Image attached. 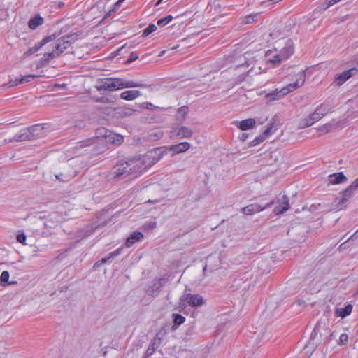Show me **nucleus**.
Returning a JSON list of instances; mask_svg holds the SVG:
<instances>
[{
  "label": "nucleus",
  "mask_w": 358,
  "mask_h": 358,
  "mask_svg": "<svg viewBox=\"0 0 358 358\" xmlns=\"http://www.w3.org/2000/svg\"><path fill=\"white\" fill-rule=\"evenodd\" d=\"M357 72V69L356 68H351L343 71L341 73L336 74L335 76L334 83L336 85L341 86L349 78L355 76Z\"/></svg>",
  "instance_id": "1a4fd4ad"
},
{
  "label": "nucleus",
  "mask_w": 358,
  "mask_h": 358,
  "mask_svg": "<svg viewBox=\"0 0 358 358\" xmlns=\"http://www.w3.org/2000/svg\"><path fill=\"white\" fill-rule=\"evenodd\" d=\"M164 0H159L157 3V5L159 4L161 2H162Z\"/></svg>",
  "instance_id": "13d9d810"
},
{
  "label": "nucleus",
  "mask_w": 358,
  "mask_h": 358,
  "mask_svg": "<svg viewBox=\"0 0 358 358\" xmlns=\"http://www.w3.org/2000/svg\"><path fill=\"white\" fill-rule=\"evenodd\" d=\"M280 53L282 54L284 59H287L294 53V48L291 45L285 47Z\"/></svg>",
  "instance_id": "c756f323"
},
{
  "label": "nucleus",
  "mask_w": 358,
  "mask_h": 358,
  "mask_svg": "<svg viewBox=\"0 0 358 358\" xmlns=\"http://www.w3.org/2000/svg\"><path fill=\"white\" fill-rule=\"evenodd\" d=\"M335 108V104L331 100H327L316 108L320 115L323 117L327 113L331 112Z\"/></svg>",
  "instance_id": "ddd939ff"
},
{
  "label": "nucleus",
  "mask_w": 358,
  "mask_h": 358,
  "mask_svg": "<svg viewBox=\"0 0 358 358\" xmlns=\"http://www.w3.org/2000/svg\"><path fill=\"white\" fill-rule=\"evenodd\" d=\"M265 136L261 134L260 136L256 137L252 142L251 145L252 146H256L258 144L262 143L264 141H265Z\"/></svg>",
  "instance_id": "c9c22d12"
},
{
  "label": "nucleus",
  "mask_w": 358,
  "mask_h": 358,
  "mask_svg": "<svg viewBox=\"0 0 358 358\" xmlns=\"http://www.w3.org/2000/svg\"><path fill=\"white\" fill-rule=\"evenodd\" d=\"M273 124H270L262 133V135L266 138L272 132Z\"/></svg>",
  "instance_id": "37998d69"
},
{
  "label": "nucleus",
  "mask_w": 358,
  "mask_h": 358,
  "mask_svg": "<svg viewBox=\"0 0 358 358\" xmlns=\"http://www.w3.org/2000/svg\"><path fill=\"white\" fill-rule=\"evenodd\" d=\"M157 29V27L154 24H150L142 33L143 37H146Z\"/></svg>",
  "instance_id": "7c9ffc66"
},
{
  "label": "nucleus",
  "mask_w": 358,
  "mask_h": 358,
  "mask_svg": "<svg viewBox=\"0 0 358 358\" xmlns=\"http://www.w3.org/2000/svg\"><path fill=\"white\" fill-rule=\"evenodd\" d=\"M137 58H138L137 54L132 52L131 54V55L129 56V57L128 58V62H132L135 61L136 59H137Z\"/></svg>",
  "instance_id": "de8ad7c7"
},
{
  "label": "nucleus",
  "mask_w": 358,
  "mask_h": 358,
  "mask_svg": "<svg viewBox=\"0 0 358 358\" xmlns=\"http://www.w3.org/2000/svg\"><path fill=\"white\" fill-rule=\"evenodd\" d=\"M174 319H173V324L172 326V329L173 330L176 329L178 327L185 321V318L182 315H173Z\"/></svg>",
  "instance_id": "c85d7f7f"
},
{
  "label": "nucleus",
  "mask_w": 358,
  "mask_h": 358,
  "mask_svg": "<svg viewBox=\"0 0 358 358\" xmlns=\"http://www.w3.org/2000/svg\"><path fill=\"white\" fill-rule=\"evenodd\" d=\"M357 294H358V289H357Z\"/></svg>",
  "instance_id": "0e129e2a"
},
{
  "label": "nucleus",
  "mask_w": 358,
  "mask_h": 358,
  "mask_svg": "<svg viewBox=\"0 0 358 358\" xmlns=\"http://www.w3.org/2000/svg\"><path fill=\"white\" fill-rule=\"evenodd\" d=\"M163 134L164 133L161 130L155 131L150 133L149 138L152 141H157L163 136Z\"/></svg>",
  "instance_id": "473e14b6"
},
{
  "label": "nucleus",
  "mask_w": 358,
  "mask_h": 358,
  "mask_svg": "<svg viewBox=\"0 0 358 358\" xmlns=\"http://www.w3.org/2000/svg\"><path fill=\"white\" fill-rule=\"evenodd\" d=\"M164 280L163 278L155 279L152 284L147 288L148 294L155 296L157 295L159 289L163 286Z\"/></svg>",
  "instance_id": "f8f14e48"
},
{
  "label": "nucleus",
  "mask_w": 358,
  "mask_h": 358,
  "mask_svg": "<svg viewBox=\"0 0 358 358\" xmlns=\"http://www.w3.org/2000/svg\"><path fill=\"white\" fill-rule=\"evenodd\" d=\"M329 334L330 330L326 327L325 322L319 321L315 325L313 332L311 333L310 338L315 339L319 334L320 337H324L322 341L327 342L328 341L327 337Z\"/></svg>",
  "instance_id": "6e6552de"
},
{
  "label": "nucleus",
  "mask_w": 358,
  "mask_h": 358,
  "mask_svg": "<svg viewBox=\"0 0 358 358\" xmlns=\"http://www.w3.org/2000/svg\"><path fill=\"white\" fill-rule=\"evenodd\" d=\"M289 198L284 195L282 199V202L275 207L273 209V213L276 215L283 214L289 209Z\"/></svg>",
  "instance_id": "dca6fc26"
},
{
  "label": "nucleus",
  "mask_w": 358,
  "mask_h": 358,
  "mask_svg": "<svg viewBox=\"0 0 358 358\" xmlns=\"http://www.w3.org/2000/svg\"><path fill=\"white\" fill-rule=\"evenodd\" d=\"M357 233H358V230H357L356 232H355V233H354V234H352V236H351L348 239V241H349V240H350V239H352L355 236H357Z\"/></svg>",
  "instance_id": "864d4df0"
},
{
  "label": "nucleus",
  "mask_w": 358,
  "mask_h": 358,
  "mask_svg": "<svg viewBox=\"0 0 358 358\" xmlns=\"http://www.w3.org/2000/svg\"><path fill=\"white\" fill-rule=\"evenodd\" d=\"M173 20V17L171 15H166L164 17L159 19L157 22V25L162 27L169 23Z\"/></svg>",
  "instance_id": "2f4dec72"
},
{
  "label": "nucleus",
  "mask_w": 358,
  "mask_h": 358,
  "mask_svg": "<svg viewBox=\"0 0 358 358\" xmlns=\"http://www.w3.org/2000/svg\"><path fill=\"white\" fill-rule=\"evenodd\" d=\"M320 113L315 108V111L304 119V127H310L322 118Z\"/></svg>",
  "instance_id": "4be33fe9"
},
{
  "label": "nucleus",
  "mask_w": 358,
  "mask_h": 358,
  "mask_svg": "<svg viewBox=\"0 0 358 358\" xmlns=\"http://www.w3.org/2000/svg\"><path fill=\"white\" fill-rule=\"evenodd\" d=\"M176 135L179 138H188L192 136V131L189 128L182 126L176 129Z\"/></svg>",
  "instance_id": "393cba45"
},
{
  "label": "nucleus",
  "mask_w": 358,
  "mask_h": 358,
  "mask_svg": "<svg viewBox=\"0 0 358 358\" xmlns=\"http://www.w3.org/2000/svg\"><path fill=\"white\" fill-rule=\"evenodd\" d=\"M141 95H142V93L141 91L136 90H127V91H124V92H122L120 94V98L122 99L127 100V101H132Z\"/></svg>",
  "instance_id": "f3484780"
},
{
  "label": "nucleus",
  "mask_w": 358,
  "mask_h": 358,
  "mask_svg": "<svg viewBox=\"0 0 358 358\" xmlns=\"http://www.w3.org/2000/svg\"><path fill=\"white\" fill-rule=\"evenodd\" d=\"M256 124V121L254 118L245 119L236 123V127L242 130L246 131L253 128Z\"/></svg>",
  "instance_id": "2eb2a0df"
},
{
  "label": "nucleus",
  "mask_w": 358,
  "mask_h": 358,
  "mask_svg": "<svg viewBox=\"0 0 358 358\" xmlns=\"http://www.w3.org/2000/svg\"><path fill=\"white\" fill-rule=\"evenodd\" d=\"M334 126L331 124L327 123L324 124L320 128V131L324 134L331 131Z\"/></svg>",
  "instance_id": "f704fd0d"
},
{
  "label": "nucleus",
  "mask_w": 358,
  "mask_h": 358,
  "mask_svg": "<svg viewBox=\"0 0 358 358\" xmlns=\"http://www.w3.org/2000/svg\"><path fill=\"white\" fill-rule=\"evenodd\" d=\"M348 341V336L347 334H342L338 340V344L341 345H345Z\"/></svg>",
  "instance_id": "79ce46f5"
},
{
  "label": "nucleus",
  "mask_w": 358,
  "mask_h": 358,
  "mask_svg": "<svg viewBox=\"0 0 358 358\" xmlns=\"http://www.w3.org/2000/svg\"><path fill=\"white\" fill-rule=\"evenodd\" d=\"M320 113L315 108V111L304 119V127H310L322 118Z\"/></svg>",
  "instance_id": "412c9836"
},
{
  "label": "nucleus",
  "mask_w": 358,
  "mask_h": 358,
  "mask_svg": "<svg viewBox=\"0 0 358 358\" xmlns=\"http://www.w3.org/2000/svg\"><path fill=\"white\" fill-rule=\"evenodd\" d=\"M295 77L296 80L294 83L288 84L280 90L275 89V90L268 93L266 95L267 101H273L278 100L304 85L306 80V74L304 71L298 72L295 75Z\"/></svg>",
  "instance_id": "20e7f679"
},
{
  "label": "nucleus",
  "mask_w": 358,
  "mask_h": 358,
  "mask_svg": "<svg viewBox=\"0 0 358 358\" xmlns=\"http://www.w3.org/2000/svg\"><path fill=\"white\" fill-rule=\"evenodd\" d=\"M285 59H284L283 56L282 55V54L279 53V54H276L275 55L272 59H270V62L273 64H278L279 63L280 61L282 60H285Z\"/></svg>",
  "instance_id": "e433bc0d"
},
{
  "label": "nucleus",
  "mask_w": 358,
  "mask_h": 358,
  "mask_svg": "<svg viewBox=\"0 0 358 358\" xmlns=\"http://www.w3.org/2000/svg\"><path fill=\"white\" fill-rule=\"evenodd\" d=\"M131 87H144L149 90H152V87L150 85H146L139 82H135L133 80H126L119 78H106L103 79L96 88L99 91L101 90H109L114 91L122 88H131Z\"/></svg>",
  "instance_id": "7ed1b4c3"
},
{
  "label": "nucleus",
  "mask_w": 358,
  "mask_h": 358,
  "mask_svg": "<svg viewBox=\"0 0 358 358\" xmlns=\"http://www.w3.org/2000/svg\"><path fill=\"white\" fill-rule=\"evenodd\" d=\"M36 52V51L34 50V48L33 47H31L27 51H26L24 52V55L26 57H29V56L34 55Z\"/></svg>",
  "instance_id": "49530a36"
},
{
  "label": "nucleus",
  "mask_w": 358,
  "mask_h": 358,
  "mask_svg": "<svg viewBox=\"0 0 358 358\" xmlns=\"http://www.w3.org/2000/svg\"><path fill=\"white\" fill-rule=\"evenodd\" d=\"M259 13H251L243 17L242 23L245 24H251L257 20Z\"/></svg>",
  "instance_id": "cd10ccee"
},
{
  "label": "nucleus",
  "mask_w": 358,
  "mask_h": 358,
  "mask_svg": "<svg viewBox=\"0 0 358 358\" xmlns=\"http://www.w3.org/2000/svg\"><path fill=\"white\" fill-rule=\"evenodd\" d=\"M320 113L315 108V111L304 119V127H310L322 118Z\"/></svg>",
  "instance_id": "aec40b11"
},
{
  "label": "nucleus",
  "mask_w": 358,
  "mask_h": 358,
  "mask_svg": "<svg viewBox=\"0 0 358 358\" xmlns=\"http://www.w3.org/2000/svg\"><path fill=\"white\" fill-rule=\"evenodd\" d=\"M36 77H37V76L29 74L22 76L20 78H15V80H11L9 81L8 86L13 87L24 83H28Z\"/></svg>",
  "instance_id": "b1692460"
},
{
  "label": "nucleus",
  "mask_w": 358,
  "mask_h": 358,
  "mask_svg": "<svg viewBox=\"0 0 358 358\" xmlns=\"http://www.w3.org/2000/svg\"><path fill=\"white\" fill-rule=\"evenodd\" d=\"M58 37V34H53L49 36H45L40 42L35 44L33 48L37 52L45 44L55 41Z\"/></svg>",
  "instance_id": "5701e85b"
},
{
  "label": "nucleus",
  "mask_w": 358,
  "mask_h": 358,
  "mask_svg": "<svg viewBox=\"0 0 358 358\" xmlns=\"http://www.w3.org/2000/svg\"><path fill=\"white\" fill-rule=\"evenodd\" d=\"M55 177H56V178H57V179H58V180H62V179L60 178L59 175H56V176H55Z\"/></svg>",
  "instance_id": "4d7b16f0"
},
{
  "label": "nucleus",
  "mask_w": 358,
  "mask_h": 358,
  "mask_svg": "<svg viewBox=\"0 0 358 358\" xmlns=\"http://www.w3.org/2000/svg\"><path fill=\"white\" fill-rule=\"evenodd\" d=\"M16 239L17 242L26 245L27 236L24 232L20 233L17 235Z\"/></svg>",
  "instance_id": "a19ab883"
},
{
  "label": "nucleus",
  "mask_w": 358,
  "mask_h": 358,
  "mask_svg": "<svg viewBox=\"0 0 358 358\" xmlns=\"http://www.w3.org/2000/svg\"><path fill=\"white\" fill-rule=\"evenodd\" d=\"M166 152L164 148H156L138 157L120 161L113 169V178L115 179L137 178L159 162Z\"/></svg>",
  "instance_id": "f257e3e1"
},
{
  "label": "nucleus",
  "mask_w": 358,
  "mask_h": 358,
  "mask_svg": "<svg viewBox=\"0 0 358 358\" xmlns=\"http://www.w3.org/2000/svg\"><path fill=\"white\" fill-rule=\"evenodd\" d=\"M352 310V306L351 304H348L342 310H336L335 313H351Z\"/></svg>",
  "instance_id": "4c0bfd02"
},
{
  "label": "nucleus",
  "mask_w": 358,
  "mask_h": 358,
  "mask_svg": "<svg viewBox=\"0 0 358 358\" xmlns=\"http://www.w3.org/2000/svg\"><path fill=\"white\" fill-rule=\"evenodd\" d=\"M124 0H118V1L117 2V4H120L121 3H122Z\"/></svg>",
  "instance_id": "6e6d98bb"
},
{
  "label": "nucleus",
  "mask_w": 358,
  "mask_h": 358,
  "mask_svg": "<svg viewBox=\"0 0 358 358\" xmlns=\"http://www.w3.org/2000/svg\"><path fill=\"white\" fill-rule=\"evenodd\" d=\"M143 234L140 231H134L126 240L125 245L127 248L132 246L136 242L141 241Z\"/></svg>",
  "instance_id": "6ab92c4d"
},
{
  "label": "nucleus",
  "mask_w": 358,
  "mask_h": 358,
  "mask_svg": "<svg viewBox=\"0 0 358 358\" xmlns=\"http://www.w3.org/2000/svg\"><path fill=\"white\" fill-rule=\"evenodd\" d=\"M97 132L104 136H107V130L104 127H101L97 129Z\"/></svg>",
  "instance_id": "09e8293b"
},
{
  "label": "nucleus",
  "mask_w": 358,
  "mask_h": 358,
  "mask_svg": "<svg viewBox=\"0 0 358 358\" xmlns=\"http://www.w3.org/2000/svg\"><path fill=\"white\" fill-rule=\"evenodd\" d=\"M164 53V51H162V52H160V54H159V56H162Z\"/></svg>",
  "instance_id": "bf43d9fd"
},
{
  "label": "nucleus",
  "mask_w": 358,
  "mask_h": 358,
  "mask_svg": "<svg viewBox=\"0 0 358 358\" xmlns=\"http://www.w3.org/2000/svg\"><path fill=\"white\" fill-rule=\"evenodd\" d=\"M141 107L142 108H146V109H152L153 108H155L151 103H149V102L142 103L141 105Z\"/></svg>",
  "instance_id": "a18cd8bd"
},
{
  "label": "nucleus",
  "mask_w": 358,
  "mask_h": 358,
  "mask_svg": "<svg viewBox=\"0 0 358 358\" xmlns=\"http://www.w3.org/2000/svg\"><path fill=\"white\" fill-rule=\"evenodd\" d=\"M341 0H327L326 4H327V7H329V6H331L334 4L338 3Z\"/></svg>",
  "instance_id": "8fccbe9b"
},
{
  "label": "nucleus",
  "mask_w": 358,
  "mask_h": 358,
  "mask_svg": "<svg viewBox=\"0 0 358 358\" xmlns=\"http://www.w3.org/2000/svg\"><path fill=\"white\" fill-rule=\"evenodd\" d=\"M351 185L357 190L358 189V177L352 182Z\"/></svg>",
  "instance_id": "603ef678"
},
{
  "label": "nucleus",
  "mask_w": 358,
  "mask_h": 358,
  "mask_svg": "<svg viewBox=\"0 0 358 358\" xmlns=\"http://www.w3.org/2000/svg\"><path fill=\"white\" fill-rule=\"evenodd\" d=\"M93 143H94V140L92 138H89V139H87V140L80 142L78 147L84 148V147L90 146V145H92Z\"/></svg>",
  "instance_id": "ea45409f"
},
{
  "label": "nucleus",
  "mask_w": 358,
  "mask_h": 358,
  "mask_svg": "<svg viewBox=\"0 0 358 358\" xmlns=\"http://www.w3.org/2000/svg\"><path fill=\"white\" fill-rule=\"evenodd\" d=\"M44 22V19L40 15H36L31 17L28 22V26L29 29L34 30L38 26L43 24Z\"/></svg>",
  "instance_id": "a878e982"
},
{
  "label": "nucleus",
  "mask_w": 358,
  "mask_h": 358,
  "mask_svg": "<svg viewBox=\"0 0 358 358\" xmlns=\"http://www.w3.org/2000/svg\"><path fill=\"white\" fill-rule=\"evenodd\" d=\"M190 144L188 142H182L177 145H173L168 148V150L172 151L173 154H178L189 150Z\"/></svg>",
  "instance_id": "a211bd4d"
},
{
  "label": "nucleus",
  "mask_w": 358,
  "mask_h": 358,
  "mask_svg": "<svg viewBox=\"0 0 358 358\" xmlns=\"http://www.w3.org/2000/svg\"><path fill=\"white\" fill-rule=\"evenodd\" d=\"M339 315L341 316L342 317H345L347 315L343 314V315Z\"/></svg>",
  "instance_id": "052dcab7"
},
{
  "label": "nucleus",
  "mask_w": 358,
  "mask_h": 358,
  "mask_svg": "<svg viewBox=\"0 0 358 358\" xmlns=\"http://www.w3.org/2000/svg\"><path fill=\"white\" fill-rule=\"evenodd\" d=\"M356 189L350 185L343 192H341V197L336 198L335 200L337 210H341L345 208L348 200L353 196Z\"/></svg>",
  "instance_id": "423d86ee"
},
{
  "label": "nucleus",
  "mask_w": 358,
  "mask_h": 358,
  "mask_svg": "<svg viewBox=\"0 0 358 358\" xmlns=\"http://www.w3.org/2000/svg\"><path fill=\"white\" fill-rule=\"evenodd\" d=\"M78 34L73 33L60 37L51 43L39 60L41 66H45L51 60L59 57L73 42L77 40Z\"/></svg>",
  "instance_id": "f03ea898"
},
{
  "label": "nucleus",
  "mask_w": 358,
  "mask_h": 358,
  "mask_svg": "<svg viewBox=\"0 0 358 358\" xmlns=\"http://www.w3.org/2000/svg\"><path fill=\"white\" fill-rule=\"evenodd\" d=\"M155 226H156V223L155 222H152V223H150V227L155 228Z\"/></svg>",
  "instance_id": "5fc2aeb1"
},
{
  "label": "nucleus",
  "mask_w": 358,
  "mask_h": 358,
  "mask_svg": "<svg viewBox=\"0 0 358 358\" xmlns=\"http://www.w3.org/2000/svg\"><path fill=\"white\" fill-rule=\"evenodd\" d=\"M160 334L161 333L158 332L155 335L153 341L149 345V347L147 350V354L152 355L153 352L155 350V345L157 347L160 345L161 341L162 340V336H161Z\"/></svg>",
  "instance_id": "bb28decb"
},
{
  "label": "nucleus",
  "mask_w": 358,
  "mask_h": 358,
  "mask_svg": "<svg viewBox=\"0 0 358 358\" xmlns=\"http://www.w3.org/2000/svg\"><path fill=\"white\" fill-rule=\"evenodd\" d=\"M9 277H10V275H9L8 271H3L1 273V276H0L1 282L2 284L5 283V282H7L8 281Z\"/></svg>",
  "instance_id": "58836bf2"
},
{
  "label": "nucleus",
  "mask_w": 358,
  "mask_h": 358,
  "mask_svg": "<svg viewBox=\"0 0 358 358\" xmlns=\"http://www.w3.org/2000/svg\"><path fill=\"white\" fill-rule=\"evenodd\" d=\"M123 136H121V135H115L114 137H113V142L114 143H117V144H121L122 142H123Z\"/></svg>",
  "instance_id": "c03bdc74"
},
{
  "label": "nucleus",
  "mask_w": 358,
  "mask_h": 358,
  "mask_svg": "<svg viewBox=\"0 0 358 358\" xmlns=\"http://www.w3.org/2000/svg\"><path fill=\"white\" fill-rule=\"evenodd\" d=\"M274 204V201H271L268 203H266L264 205H262L257 203H254L248 205L245 207L241 208V212L246 215H251L255 213L263 211L266 208L271 207Z\"/></svg>",
  "instance_id": "0eeeda50"
},
{
  "label": "nucleus",
  "mask_w": 358,
  "mask_h": 358,
  "mask_svg": "<svg viewBox=\"0 0 358 358\" xmlns=\"http://www.w3.org/2000/svg\"><path fill=\"white\" fill-rule=\"evenodd\" d=\"M122 249H123V247L121 246L120 248H118L117 249L115 250L114 251L110 252L107 256H106L105 257L96 261L94 266H93V268L94 269H96L98 268L99 267H100L101 265H103V264H106V263H110L111 261L116 257H117L118 255H120L121 253H122Z\"/></svg>",
  "instance_id": "9b49d317"
},
{
  "label": "nucleus",
  "mask_w": 358,
  "mask_h": 358,
  "mask_svg": "<svg viewBox=\"0 0 358 358\" xmlns=\"http://www.w3.org/2000/svg\"><path fill=\"white\" fill-rule=\"evenodd\" d=\"M347 180V177L343 172L330 174L328 177L329 182L332 185L343 183L346 182Z\"/></svg>",
  "instance_id": "4468645a"
},
{
  "label": "nucleus",
  "mask_w": 358,
  "mask_h": 358,
  "mask_svg": "<svg viewBox=\"0 0 358 358\" xmlns=\"http://www.w3.org/2000/svg\"><path fill=\"white\" fill-rule=\"evenodd\" d=\"M298 304H299V305H301V301H298Z\"/></svg>",
  "instance_id": "e2e57ef3"
},
{
  "label": "nucleus",
  "mask_w": 358,
  "mask_h": 358,
  "mask_svg": "<svg viewBox=\"0 0 358 358\" xmlns=\"http://www.w3.org/2000/svg\"><path fill=\"white\" fill-rule=\"evenodd\" d=\"M207 268V264L204 266L203 270L206 271Z\"/></svg>",
  "instance_id": "680f3d73"
},
{
  "label": "nucleus",
  "mask_w": 358,
  "mask_h": 358,
  "mask_svg": "<svg viewBox=\"0 0 358 358\" xmlns=\"http://www.w3.org/2000/svg\"><path fill=\"white\" fill-rule=\"evenodd\" d=\"M188 110L189 109L187 106H182L178 108L177 115L178 117L184 118L187 115Z\"/></svg>",
  "instance_id": "72a5a7b5"
},
{
  "label": "nucleus",
  "mask_w": 358,
  "mask_h": 358,
  "mask_svg": "<svg viewBox=\"0 0 358 358\" xmlns=\"http://www.w3.org/2000/svg\"><path fill=\"white\" fill-rule=\"evenodd\" d=\"M181 301L192 307L200 306L204 303L203 297L199 294H185L181 297Z\"/></svg>",
  "instance_id": "9d476101"
},
{
  "label": "nucleus",
  "mask_w": 358,
  "mask_h": 358,
  "mask_svg": "<svg viewBox=\"0 0 358 358\" xmlns=\"http://www.w3.org/2000/svg\"><path fill=\"white\" fill-rule=\"evenodd\" d=\"M43 127L41 124H35L30 127L24 128L21 129L17 134H16L13 140L10 141H25L30 139L32 137L39 136L42 135Z\"/></svg>",
  "instance_id": "39448f33"
},
{
  "label": "nucleus",
  "mask_w": 358,
  "mask_h": 358,
  "mask_svg": "<svg viewBox=\"0 0 358 358\" xmlns=\"http://www.w3.org/2000/svg\"><path fill=\"white\" fill-rule=\"evenodd\" d=\"M248 137V134H246V133H242L238 138L241 141H245Z\"/></svg>",
  "instance_id": "3c124183"
}]
</instances>
